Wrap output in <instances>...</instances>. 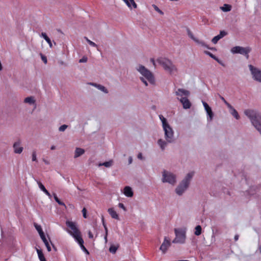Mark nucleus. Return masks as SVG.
<instances>
[{
  "label": "nucleus",
  "mask_w": 261,
  "mask_h": 261,
  "mask_svg": "<svg viewBox=\"0 0 261 261\" xmlns=\"http://www.w3.org/2000/svg\"><path fill=\"white\" fill-rule=\"evenodd\" d=\"M40 56H41V58L42 60L43 61V62L45 64H46L47 62V60L46 57H45L44 56H43L42 54H40Z\"/></svg>",
  "instance_id": "nucleus-41"
},
{
  "label": "nucleus",
  "mask_w": 261,
  "mask_h": 261,
  "mask_svg": "<svg viewBox=\"0 0 261 261\" xmlns=\"http://www.w3.org/2000/svg\"><path fill=\"white\" fill-rule=\"evenodd\" d=\"M67 127V125H62L59 127V130L60 132H63L64 131Z\"/></svg>",
  "instance_id": "nucleus-38"
},
{
  "label": "nucleus",
  "mask_w": 261,
  "mask_h": 261,
  "mask_svg": "<svg viewBox=\"0 0 261 261\" xmlns=\"http://www.w3.org/2000/svg\"><path fill=\"white\" fill-rule=\"evenodd\" d=\"M194 233L196 236H199L201 233V227L200 225L196 226Z\"/></svg>",
  "instance_id": "nucleus-29"
},
{
  "label": "nucleus",
  "mask_w": 261,
  "mask_h": 261,
  "mask_svg": "<svg viewBox=\"0 0 261 261\" xmlns=\"http://www.w3.org/2000/svg\"><path fill=\"white\" fill-rule=\"evenodd\" d=\"M228 108H229L230 112L231 114L237 119L239 118V115L237 111L232 107L229 104H227Z\"/></svg>",
  "instance_id": "nucleus-19"
},
{
  "label": "nucleus",
  "mask_w": 261,
  "mask_h": 261,
  "mask_svg": "<svg viewBox=\"0 0 261 261\" xmlns=\"http://www.w3.org/2000/svg\"><path fill=\"white\" fill-rule=\"evenodd\" d=\"M151 61L153 63V65H155V62L153 59H151Z\"/></svg>",
  "instance_id": "nucleus-54"
},
{
  "label": "nucleus",
  "mask_w": 261,
  "mask_h": 261,
  "mask_svg": "<svg viewBox=\"0 0 261 261\" xmlns=\"http://www.w3.org/2000/svg\"><path fill=\"white\" fill-rule=\"evenodd\" d=\"M40 261H46L44 256L39 258Z\"/></svg>",
  "instance_id": "nucleus-50"
},
{
  "label": "nucleus",
  "mask_w": 261,
  "mask_h": 261,
  "mask_svg": "<svg viewBox=\"0 0 261 261\" xmlns=\"http://www.w3.org/2000/svg\"><path fill=\"white\" fill-rule=\"evenodd\" d=\"M97 88H98L99 90H101V91H103V92H106V93H107V91H106V90L105 89V88L103 86L98 85V86H97Z\"/></svg>",
  "instance_id": "nucleus-45"
},
{
  "label": "nucleus",
  "mask_w": 261,
  "mask_h": 261,
  "mask_svg": "<svg viewBox=\"0 0 261 261\" xmlns=\"http://www.w3.org/2000/svg\"><path fill=\"white\" fill-rule=\"evenodd\" d=\"M190 185L189 180H181L175 189V192L178 195H181L187 189Z\"/></svg>",
  "instance_id": "nucleus-7"
},
{
  "label": "nucleus",
  "mask_w": 261,
  "mask_h": 261,
  "mask_svg": "<svg viewBox=\"0 0 261 261\" xmlns=\"http://www.w3.org/2000/svg\"><path fill=\"white\" fill-rule=\"evenodd\" d=\"M203 106L204 108V110L206 112L210 111L211 110V107L207 105V103L204 101H202Z\"/></svg>",
  "instance_id": "nucleus-33"
},
{
  "label": "nucleus",
  "mask_w": 261,
  "mask_h": 261,
  "mask_svg": "<svg viewBox=\"0 0 261 261\" xmlns=\"http://www.w3.org/2000/svg\"><path fill=\"white\" fill-rule=\"evenodd\" d=\"M108 212L109 213V214L110 215L112 218L118 220H119L118 214H117V213L116 212L114 208L111 207L108 208Z\"/></svg>",
  "instance_id": "nucleus-15"
},
{
  "label": "nucleus",
  "mask_w": 261,
  "mask_h": 261,
  "mask_svg": "<svg viewBox=\"0 0 261 261\" xmlns=\"http://www.w3.org/2000/svg\"><path fill=\"white\" fill-rule=\"evenodd\" d=\"M259 250H260V253H261V246H260V247H259Z\"/></svg>",
  "instance_id": "nucleus-57"
},
{
  "label": "nucleus",
  "mask_w": 261,
  "mask_h": 261,
  "mask_svg": "<svg viewBox=\"0 0 261 261\" xmlns=\"http://www.w3.org/2000/svg\"><path fill=\"white\" fill-rule=\"evenodd\" d=\"M245 114L250 119L252 124L261 134V116L256 115L253 111L247 110Z\"/></svg>",
  "instance_id": "nucleus-4"
},
{
  "label": "nucleus",
  "mask_w": 261,
  "mask_h": 261,
  "mask_svg": "<svg viewBox=\"0 0 261 261\" xmlns=\"http://www.w3.org/2000/svg\"><path fill=\"white\" fill-rule=\"evenodd\" d=\"M188 35L189 36V37L192 39L195 42H197V43H199L200 44H201V45L202 46H204V43L202 42H200L199 41V40L196 38H195L193 34L191 33V32H189L188 33Z\"/></svg>",
  "instance_id": "nucleus-27"
},
{
  "label": "nucleus",
  "mask_w": 261,
  "mask_h": 261,
  "mask_svg": "<svg viewBox=\"0 0 261 261\" xmlns=\"http://www.w3.org/2000/svg\"><path fill=\"white\" fill-rule=\"evenodd\" d=\"M231 6L228 4H224L222 7L220 8L221 10L223 12L230 11L231 10Z\"/></svg>",
  "instance_id": "nucleus-28"
},
{
  "label": "nucleus",
  "mask_w": 261,
  "mask_h": 261,
  "mask_svg": "<svg viewBox=\"0 0 261 261\" xmlns=\"http://www.w3.org/2000/svg\"><path fill=\"white\" fill-rule=\"evenodd\" d=\"M37 252L38 253V257L39 258H40L42 256H44L43 253H42V251L40 250V249H37Z\"/></svg>",
  "instance_id": "nucleus-36"
},
{
  "label": "nucleus",
  "mask_w": 261,
  "mask_h": 261,
  "mask_svg": "<svg viewBox=\"0 0 261 261\" xmlns=\"http://www.w3.org/2000/svg\"><path fill=\"white\" fill-rule=\"evenodd\" d=\"M206 113H207V115L209 116L210 117V119L211 120L212 119V117H213V112L212 111V109L211 110H210V111H207L206 112Z\"/></svg>",
  "instance_id": "nucleus-37"
},
{
  "label": "nucleus",
  "mask_w": 261,
  "mask_h": 261,
  "mask_svg": "<svg viewBox=\"0 0 261 261\" xmlns=\"http://www.w3.org/2000/svg\"><path fill=\"white\" fill-rule=\"evenodd\" d=\"M88 237L90 239L93 238V235L91 231H89L88 232Z\"/></svg>",
  "instance_id": "nucleus-47"
},
{
  "label": "nucleus",
  "mask_w": 261,
  "mask_h": 261,
  "mask_svg": "<svg viewBox=\"0 0 261 261\" xmlns=\"http://www.w3.org/2000/svg\"><path fill=\"white\" fill-rule=\"evenodd\" d=\"M164 181H168L169 182V183H170V184H172V185H174L175 184V180H163Z\"/></svg>",
  "instance_id": "nucleus-48"
},
{
  "label": "nucleus",
  "mask_w": 261,
  "mask_h": 261,
  "mask_svg": "<svg viewBox=\"0 0 261 261\" xmlns=\"http://www.w3.org/2000/svg\"><path fill=\"white\" fill-rule=\"evenodd\" d=\"M249 51V49L248 48H244L241 46H235L231 49V52L232 54L247 55Z\"/></svg>",
  "instance_id": "nucleus-9"
},
{
  "label": "nucleus",
  "mask_w": 261,
  "mask_h": 261,
  "mask_svg": "<svg viewBox=\"0 0 261 261\" xmlns=\"http://www.w3.org/2000/svg\"><path fill=\"white\" fill-rule=\"evenodd\" d=\"M87 61V58L86 57H83L82 59H81L79 61L80 63H85Z\"/></svg>",
  "instance_id": "nucleus-44"
},
{
  "label": "nucleus",
  "mask_w": 261,
  "mask_h": 261,
  "mask_svg": "<svg viewBox=\"0 0 261 261\" xmlns=\"http://www.w3.org/2000/svg\"><path fill=\"white\" fill-rule=\"evenodd\" d=\"M137 70L141 74V80L145 86H147L149 84H153L154 83V79L152 74L144 66L139 65L137 67Z\"/></svg>",
  "instance_id": "nucleus-1"
},
{
  "label": "nucleus",
  "mask_w": 261,
  "mask_h": 261,
  "mask_svg": "<svg viewBox=\"0 0 261 261\" xmlns=\"http://www.w3.org/2000/svg\"><path fill=\"white\" fill-rule=\"evenodd\" d=\"M34 226H35L36 230L38 231V232L40 236V238L45 236L44 233L42 229L41 226L40 225H39L35 223Z\"/></svg>",
  "instance_id": "nucleus-25"
},
{
  "label": "nucleus",
  "mask_w": 261,
  "mask_h": 261,
  "mask_svg": "<svg viewBox=\"0 0 261 261\" xmlns=\"http://www.w3.org/2000/svg\"><path fill=\"white\" fill-rule=\"evenodd\" d=\"M249 68L253 80L261 83V70L257 68L253 67L251 65H249Z\"/></svg>",
  "instance_id": "nucleus-8"
},
{
  "label": "nucleus",
  "mask_w": 261,
  "mask_h": 261,
  "mask_svg": "<svg viewBox=\"0 0 261 261\" xmlns=\"http://www.w3.org/2000/svg\"><path fill=\"white\" fill-rule=\"evenodd\" d=\"M129 10L135 9L137 8V5L134 0H122Z\"/></svg>",
  "instance_id": "nucleus-13"
},
{
  "label": "nucleus",
  "mask_w": 261,
  "mask_h": 261,
  "mask_svg": "<svg viewBox=\"0 0 261 261\" xmlns=\"http://www.w3.org/2000/svg\"><path fill=\"white\" fill-rule=\"evenodd\" d=\"M24 102L30 105H35V101L33 97H28L24 99Z\"/></svg>",
  "instance_id": "nucleus-23"
},
{
  "label": "nucleus",
  "mask_w": 261,
  "mask_h": 261,
  "mask_svg": "<svg viewBox=\"0 0 261 261\" xmlns=\"http://www.w3.org/2000/svg\"><path fill=\"white\" fill-rule=\"evenodd\" d=\"M82 212L83 213V216L84 218H86L87 217V210L86 208H83V209L82 211Z\"/></svg>",
  "instance_id": "nucleus-39"
},
{
  "label": "nucleus",
  "mask_w": 261,
  "mask_h": 261,
  "mask_svg": "<svg viewBox=\"0 0 261 261\" xmlns=\"http://www.w3.org/2000/svg\"><path fill=\"white\" fill-rule=\"evenodd\" d=\"M153 7L156 12L161 14H163V13L162 11L156 5H153Z\"/></svg>",
  "instance_id": "nucleus-40"
},
{
  "label": "nucleus",
  "mask_w": 261,
  "mask_h": 261,
  "mask_svg": "<svg viewBox=\"0 0 261 261\" xmlns=\"http://www.w3.org/2000/svg\"><path fill=\"white\" fill-rule=\"evenodd\" d=\"M118 246H116L115 245H111L109 248V251L110 252L114 254L116 253L117 250L118 249Z\"/></svg>",
  "instance_id": "nucleus-31"
},
{
  "label": "nucleus",
  "mask_w": 261,
  "mask_h": 261,
  "mask_svg": "<svg viewBox=\"0 0 261 261\" xmlns=\"http://www.w3.org/2000/svg\"><path fill=\"white\" fill-rule=\"evenodd\" d=\"M41 36L45 40V41L48 44L49 47L51 48L53 47L51 41L50 39L48 38V37L47 36V35L44 33H42L41 35Z\"/></svg>",
  "instance_id": "nucleus-22"
},
{
  "label": "nucleus",
  "mask_w": 261,
  "mask_h": 261,
  "mask_svg": "<svg viewBox=\"0 0 261 261\" xmlns=\"http://www.w3.org/2000/svg\"><path fill=\"white\" fill-rule=\"evenodd\" d=\"M123 193L126 196L128 197H132L133 196V192L132 189L129 186H126L124 188Z\"/></svg>",
  "instance_id": "nucleus-17"
},
{
  "label": "nucleus",
  "mask_w": 261,
  "mask_h": 261,
  "mask_svg": "<svg viewBox=\"0 0 261 261\" xmlns=\"http://www.w3.org/2000/svg\"><path fill=\"white\" fill-rule=\"evenodd\" d=\"M41 238L42 240L43 241V242H44L45 246L46 247L48 251L50 252L51 251V247H50L49 242L47 241V239L46 238L45 236H44L41 237Z\"/></svg>",
  "instance_id": "nucleus-24"
},
{
  "label": "nucleus",
  "mask_w": 261,
  "mask_h": 261,
  "mask_svg": "<svg viewBox=\"0 0 261 261\" xmlns=\"http://www.w3.org/2000/svg\"><path fill=\"white\" fill-rule=\"evenodd\" d=\"M84 38L87 41V42L90 45L93 47H97V45L93 41L90 40L88 38L85 37Z\"/></svg>",
  "instance_id": "nucleus-32"
},
{
  "label": "nucleus",
  "mask_w": 261,
  "mask_h": 261,
  "mask_svg": "<svg viewBox=\"0 0 261 261\" xmlns=\"http://www.w3.org/2000/svg\"><path fill=\"white\" fill-rule=\"evenodd\" d=\"M226 35V33L225 32L222 31L220 32V34L214 37L212 40V42L214 44H216L217 42L222 38H223L224 36H225Z\"/></svg>",
  "instance_id": "nucleus-16"
},
{
  "label": "nucleus",
  "mask_w": 261,
  "mask_h": 261,
  "mask_svg": "<svg viewBox=\"0 0 261 261\" xmlns=\"http://www.w3.org/2000/svg\"><path fill=\"white\" fill-rule=\"evenodd\" d=\"M132 161H133L132 158L129 157V160H128L129 164H130L132 163Z\"/></svg>",
  "instance_id": "nucleus-53"
},
{
  "label": "nucleus",
  "mask_w": 261,
  "mask_h": 261,
  "mask_svg": "<svg viewBox=\"0 0 261 261\" xmlns=\"http://www.w3.org/2000/svg\"><path fill=\"white\" fill-rule=\"evenodd\" d=\"M207 54L213 59L217 60L216 57L214 56H213L211 53H208Z\"/></svg>",
  "instance_id": "nucleus-49"
},
{
  "label": "nucleus",
  "mask_w": 261,
  "mask_h": 261,
  "mask_svg": "<svg viewBox=\"0 0 261 261\" xmlns=\"http://www.w3.org/2000/svg\"><path fill=\"white\" fill-rule=\"evenodd\" d=\"M234 240H235L236 241H238V239H239V235L236 234V235L234 236Z\"/></svg>",
  "instance_id": "nucleus-52"
},
{
  "label": "nucleus",
  "mask_w": 261,
  "mask_h": 261,
  "mask_svg": "<svg viewBox=\"0 0 261 261\" xmlns=\"http://www.w3.org/2000/svg\"><path fill=\"white\" fill-rule=\"evenodd\" d=\"M76 242L79 244V245H80L81 248L83 250V251H84L87 254H89L88 251L85 247V246L84 245L83 239L82 238V239H80L79 240H77Z\"/></svg>",
  "instance_id": "nucleus-26"
},
{
  "label": "nucleus",
  "mask_w": 261,
  "mask_h": 261,
  "mask_svg": "<svg viewBox=\"0 0 261 261\" xmlns=\"http://www.w3.org/2000/svg\"><path fill=\"white\" fill-rule=\"evenodd\" d=\"M138 158L139 159L142 160V159H143V158H142V154H141V153H139V154L138 155Z\"/></svg>",
  "instance_id": "nucleus-51"
},
{
  "label": "nucleus",
  "mask_w": 261,
  "mask_h": 261,
  "mask_svg": "<svg viewBox=\"0 0 261 261\" xmlns=\"http://www.w3.org/2000/svg\"><path fill=\"white\" fill-rule=\"evenodd\" d=\"M159 117L162 123L165 138L168 142H171L173 138V130L165 118H164L162 115H160Z\"/></svg>",
  "instance_id": "nucleus-2"
},
{
  "label": "nucleus",
  "mask_w": 261,
  "mask_h": 261,
  "mask_svg": "<svg viewBox=\"0 0 261 261\" xmlns=\"http://www.w3.org/2000/svg\"><path fill=\"white\" fill-rule=\"evenodd\" d=\"M112 165V161H110L107 162L103 163L102 165L105 166L106 167H109ZM100 165H101V164H100Z\"/></svg>",
  "instance_id": "nucleus-34"
},
{
  "label": "nucleus",
  "mask_w": 261,
  "mask_h": 261,
  "mask_svg": "<svg viewBox=\"0 0 261 261\" xmlns=\"http://www.w3.org/2000/svg\"><path fill=\"white\" fill-rule=\"evenodd\" d=\"M107 236H106V234H105V240L106 242H107Z\"/></svg>",
  "instance_id": "nucleus-55"
},
{
  "label": "nucleus",
  "mask_w": 261,
  "mask_h": 261,
  "mask_svg": "<svg viewBox=\"0 0 261 261\" xmlns=\"http://www.w3.org/2000/svg\"><path fill=\"white\" fill-rule=\"evenodd\" d=\"M158 61L167 72L172 74L176 71L175 66L170 60L161 58L158 59Z\"/></svg>",
  "instance_id": "nucleus-5"
},
{
  "label": "nucleus",
  "mask_w": 261,
  "mask_h": 261,
  "mask_svg": "<svg viewBox=\"0 0 261 261\" xmlns=\"http://www.w3.org/2000/svg\"><path fill=\"white\" fill-rule=\"evenodd\" d=\"M118 206H119V207L123 209L124 211H126V208L125 206H124V205L123 203H119L118 204Z\"/></svg>",
  "instance_id": "nucleus-42"
},
{
  "label": "nucleus",
  "mask_w": 261,
  "mask_h": 261,
  "mask_svg": "<svg viewBox=\"0 0 261 261\" xmlns=\"http://www.w3.org/2000/svg\"><path fill=\"white\" fill-rule=\"evenodd\" d=\"M55 148L56 147L55 146H52L50 148L51 150H54L55 149Z\"/></svg>",
  "instance_id": "nucleus-56"
},
{
  "label": "nucleus",
  "mask_w": 261,
  "mask_h": 261,
  "mask_svg": "<svg viewBox=\"0 0 261 261\" xmlns=\"http://www.w3.org/2000/svg\"><path fill=\"white\" fill-rule=\"evenodd\" d=\"M163 176L164 179H173L175 178L174 174L167 171H164L163 172Z\"/></svg>",
  "instance_id": "nucleus-18"
},
{
  "label": "nucleus",
  "mask_w": 261,
  "mask_h": 261,
  "mask_svg": "<svg viewBox=\"0 0 261 261\" xmlns=\"http://www.w3.org/2000/svg\"><path fill=\"white\" fill-rule=\"evenodd\" d=\"M158 143H159V145L160 146V147H161L162 149H164V147H165V146H166V143L165 142H164V141H162L161 140H159V142H158Z\"/></svg>",
  "instance_id": "nucleus-35"
},
{
  "label": "nucleus",
  "mask_w": 261,
  "mask_h": 261,
  "mask_svg": "<svg viewBox=\"0 0 261 261\" xmlns=\"http://www.w3.org/2000/svg\"><path fill=\"white\" fill-rule=\"evenodd\" d=\"M84 152H85V150L84 149L81 148H76L75 150L74 157L75 158H77V157L80 156V155H82L83 154H84Z\"/></svg>",
  "instance_id": "nucleus-20"
},
{
  "label": "nucleus",
  "mask_w": 261,
  "mask_h": 261,
  "mask_svg": "<svg viewBox=\"0 0 261 261\" xmlns=\"http://www.w3.org/2000/svg\"><path fill=\"white\" fill-rule=\"evenodd\" d=\"M38 186L40 188V189L42 191H43L50 198H51V195L48 192V191L46 189V188H45V187L43 185V184L39 181L38 182Z\"/></svg>",
  "instance_id": "nucleus-21"
},
{
  "label": "nucleus",
  "mask_w": 261,
  "mask_h": 261,
  "mask_svg": "<svg viewBox=\"0 0 261 261\" xmlns=\"http://www.w3.org/2000/svg\"><path fill=\"white\" fill-rule=\"evenodd\" d=\"M32 161H37V156L35 152H33L32 153Z\"/></svg>",
  "instance_id": "nucleus-46"
},
{
  "label": "nucleus",
  "mask_w": 261,
  "mask_h": 261,
  "mask_svg": "<svg viewBox=\"0 0 261 261\" xmlns=\"http://www.w3.org/2000/svg\"><path fill=\"white\" fill-rule=\"evenodd\" d=\"M183 106L185 109H188L191 108V104L187 97L178 98Z\"/></svg>",
  "instance_id": "nucleus-12"
},
{
  "label": "nucleus",
  "mask_w": 261,
  "mask_h": 261,
  "mask_svg": "<svg viewBox=\"0 0 261 261\" xmlns=\"http://www.w3.org/2000/svg\"><path fill=\"white\" fill-rule=\"evenodd\" d=\"M171 242L170 239L167 237H165L164 240L162 244L161 245L160 249L162 251L163 253H166L167 249L170 246Z\"/></svg>",
  "instance_id": "nucleus-10"
},
{
  "label": "nucleus",
  "mask_w": 261,
  "mask_h": 261,
  "mask_svg": "<svg viewBox=\"0 0 261 261\" xmlns=\"http://www.w3.org/2000/svg\"><path fill=\"white\" fill-rule=\"evenodd\" d=\"M175 238L173 240V243L184 244L186 241V231L181 229L175 228L174 229Z\"/></svg>",
  "instance_id": "nucleus-6"
},
{
  "label": "nucleus",
  "mask_w": 261,
  "mask_h": 261,
  "mask_svg": "<svg viewBox=\"0 0 261 261\" xmlns=\"http://www.w3.org/2000/svg\"><path fill=\"white\" fill-rule=\"evenodd\" d=\"M54 195V199L55 200H56V201L59 204V205H63L64 206H65L66 207V205L65 204H64V203H63V202H62L60 200V199L58 198L57 195L56 194H53Z\"/></svg>",
  "instance_id": "nucleus-30"
},
{
  "label": "nucleus",
  "mask_w": 261,
  "mask_h": 261,
  "mask_svg": "<svg viewBox=\"0 0 261 261\" xmlns=\"http://www.w3.org/2000/svg\"><path fill=\"white\" fill-rule=\"evenodd\" d=\"M102 223H103V227L105 228V231H106V236H108V228H107V227L104 222V219L103 218H102Z\"/></svg>",
  "instance_id": "nucleus-43"
},
{
  "label": "nucleus",
  "mask_w": 261,
  "mask_h": 261,
  "mask_svg": "<svg viewBox=\"0 0 261 261\" xmlns=\"http://www.w3.org/2000/svg\"><path fill=\"white\" fill-rule=\"evenodd\" d=\"M66 224L68 227L67 229V231L72 236L76 241L82 238L81 232L78 229L75 222L67 221L66 222Z\"/></svg>",
  "instance_id": "nucleus-3"
},
{
  "label": "nucleus",
  "mask_w": 261,
  "mask_h": 261,
  "mask_svg": "<svg viewBox=\"0 0 261 261\" xmlns=\"http://www.w3.org/2000/svg\"><path fill=\"white\" fill-rule=\"evenodd\" d=\"M189 94L188 91L182 89H179L176 92V94L178 96V98L187 97Z\"/></svg>",
  "instance_id": "nucleus-14"
},
{
  "label": "nucleus",
  "mask_w": 261,
  "mask_h": 261,
  "mask_svg": "<svg viewBox=\"0 0 261 261\" xmlns=\"http://www.w3.org/2000/svg\"><path fill=\"white\" fill-rule=\"evenodd\" d=\"M14 149V152L15 153L20 154L23 149V147L21 145V142L19 141L15 142L13 146Z\"/></svg>",
  "instance_id": "nucleus-11"
}]
</instances>
